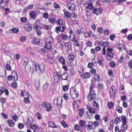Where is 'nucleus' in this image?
Returning a JSON list of instances; mask_svg holds the SVG:
<instances>
[{
    "instance_id": "79ce46f5",
    "label": "nucleus",
    "mask_w": 132,
    "mask_h": 132,
    "mask_svg": "<svg viewBox=\"0 0 132 132\" xmlns=\"http://www.w3.org/2000/svg\"><path fill=\"white\" fill-rule=\"evenodd\" d=\"M39 52L42 55H43L45 54V51L43 49H40L39 50Z\"/></svg>"
},
{
    "instance_id": "0e129e2a",
    "label": "nucleus",
    "mask_w": 132,
    "mask_h": 132,
    "mask_svg": "<svg viewBox=\"0 0 132 132\" xmlns=\"http://www.w3.org/2000/svg\"><path fill=\"white\" fill-rule=\"evenodd\" d=\"M97 30L99 33L101 34L103 32V30L101 28L99 27L97 29Z\"/></svg>"
},
{
    "instance_id": "f03ea898",
    "label": "nucleus",
    "mask_w": 132,
    "mask_h": 132,
    "mask_svg": "<svg viewBox=\"0 0 132 132\" xmlns=\"http://www.w3.org/2000/svg\"><path fill=\"white\" fill-rule=\"evenodd\" d=\"M58 21L57 24H59V26L56 27L55 29L57 33L59 34L60 31L61 32H63L64 31L65 27L62 25V20H59Z\"/></svg>"
},
{
    "instance_id": "72a5a7b5",
    "label": "nucleus",
    "mask_w": 132,
    "mask_h": 132,
    "mask_svg": "<svg viewBox=\"0 0 132 132\" xmlns=\"http://www.w3.org/2000/svg\"><path fill=\"white\" fill-rule=\"evenodd\" d=\"M79 124L80 127H82L85 125V123L84 121L80 120L79 122Z\"/></svg>"
},
{
    "instance_id": "7ed1b4c3",
    "label": "nucleus",
    "mask_w": 132,
    "mask_h": 132,
    "mask_svg": "<svg viewBox=\"0 0 132 132\" xmlns=\"http://www.w3.org/2000/svg\"><path fill=\"white\" fill-rule=\"evenodd\" d=\"M120 118L122 123V125L121 126L122 129L126 130L127 128V126L126 124V117L125 116L122 115L120 117Z\"/></svg>"
},
{
    "instance_id": "5701e85b",
    "label": "nucleus",
    "mask_w": 132,
    "mask_h": 132,
    "mask_svg": "<svg viewBox=\"0 0 132 132\" xmlns=\"http://www.w3.org/2000/svg\"><path fill=\"white\" fill-rule=\"evenodd\" d=\"M114 103L111 102H109L108 103V106L110 109L112 108L114 106Z\"/></svg>"
},
{
    "instance_id": "a19ab883",
    "label": "nucleus",
    "mask_w": 132,
    "mask_h": 132,
    "mask_svg": "<svg viewBox=\"0 0 132 132\" xmlns=\"http://www.w3.org/2000/svg\"><path fill=\"white\" fill-rule=\"evenodd\" d=\"M49 22L52 23H54L55 21V19L53 18H49L48 19Z\"/></svg>"
},
{
    "instance_id": "a878e982",
    "label": "nucleus",
    "mask_w": 132,
    "mask_h": 132,
    "mask_svg": "<svg viewBox=\"0 0 132 132\" xmlns=\"http://www.w3.org/2000/svg\"><path fill=\"white\" fill-rule=\"evenodd\" d=\"M49 85V84L47 82H46L43 86V89L44 90H46L48 88Z\"/></svg>"
},
{
    "instance_id": "c85d7f7f",
    "label": "nucleus",
    "mask_w": 132,
    "mask_h": 132,
    "mask_svg": "<svg viewBox=\"0 0 132 132\" xmlns=\"http://www.w3.org/2000/svg\"><path fill=\"white\" fill-rule=\"evenodd\" d=\"M38 127V126L37 125L35 124L31 125V126H30V128L33 130L37 129Z\"/></svg>"
},
{
    "instance_id": "6e6d98bb",
    "label": "nucleus",
    "mask_w": 132,
    "mask_h": 132,
    "mask_svg": "<svg viewBox=\"0 0 132 132\" xmlns=\"http://www.w3.org/2000/svg\"><path fill=\"white\" fill-rule=\"evenodd\" d=\"M4 88L3 87H1L0 88V95H1L4 92Z\"/></svg>"
},
{
    "instance_id": "bf43d9fd",
    "label": "nucleus",
    "mask_w": 132,
    "mask_h": 132,
    "mask_svg": "<svg viewBox=\"0 0 132 132\" xmlns=\"http://www.w3.org/2000/svg\"><path fill=\"white\" fill-rule=\"evenodd\" d=\"M36 116L37 117V118L39 119L40 120L41 118V115L39 114V113L37 112L36 113Z\"/></svg>"
},
{
    "instance_id": "2f4dec72",
    "label": "nucleus",
    "mask_w": 132,
    "mask_h": 132,
    "mask_svg": "<svg viewBox=\"0 0 132 132\" xmlns=\"http://www.w3.org/2000/svg\"><path fill=\"white\" fill-rule=\"evenodd\" d=\"M93 125H94V127H96L98 126L99 125V122L97 121H95L93 122Z\"/></svg>"
},
{
    "instance_id": "0eeeda50",
    "label": "nucleus",
    "mask_w": 132,
    "mask_h": 132,
    "mask_svg": "<svg viewBox=\"0 0 132 132\" xmlns=\"http://www.w3.org/2000/svg\"><path fill=\"white\" fill-rule=\"evenodd\" d=\"M23 27L26 30L28 31H30L32 29V25L29 23H24Z\"/></svg>"
},
{
    "instance_id": "bb28decb",
    "label": "nucleus",
    "mask_w": 132,
    "mask_h": 132,
    "mask_svg": "<svg viewBox=\"0 0 132 132\" xmlns=\"http://www.w3.org/2000/svg\"><path fill=\"white\" fill-rule=\"evenodd\" d=\"M27 18L25 17H21L20 18V20L21 22H25L27 20Z\"/></svg>"
},
{
    "instance_id": "6e6552de",
    "label": "nucleus",
    "mask_w": 132,
    "mask_h": 132,
    "mask_svg": "<svg viewBox=\"0 0 132 132\" xmlns=\"http://www.w3.org/2000/svg\"><path fill=\"white\" fill-rule=\"evenodd\" d=\"M67 6L69 10L73 11L75 8L76 6L75 4L72 3H69L67 4Z\"/></svg>"
},
{
    "instance_id": "f257e3e1",
    "label": "nucleus",
    "mask_w": 132,
    "mask_h": 132,
    "mask_svg": "<svg viewBox=\"0 0 132 132\" xmlns=\"http://www.w3.org/2000/svg\"><path fill=\"white\" fill-rule=\"evenodd\" d=\"M33 67L32 69L33 72L35 71L38 72V70L39 69L40 71H44L45 70V67L43 64L41 63L40 64H36L35 63H33Z\"/></svg>"
},
{
    "instance_id": "338daca9",
    "label": "nucleus",
    "mask_w": 132,
    "mask_h": 132,
    "mask_svg": "<svg viewBox=\"0 0 132 132\" xmlns=\"http://www.w3.org/2000/svg\"><path fill=\"white\" fill-rule=\"evenodd\" d=\"M63 97L66 100H67L68 98V95L67 93L64 94L63 95Z\"/></svg>"
},
{
    "instance_id": "a211bd4d",
    "label": "nucleus",
    "mask_w": 132,
    "mask_h": 132,
    "mask_svg": "<svg viewBox=\"0 0 132 132\" xmlns=\"http://www.w3.org/2000/svg\"><path fill=\"white\" fill-rule=\"evenodd\" d=\"M33 120L31 118L29 117L28 119L27 125H29L31 126L33 122Z\"/></svg>"
},
{
    "instance_id": "aec40b11",
    "label": "nucleus",
    "mask_w": 132,
    "mask_h": 132,
    "mask_svg": "<svg viewBox=\"0 0 132 132\" xmlns=\"http://www.w3.org/2000/svg\"><path fill=\"white\" fill-rule=\"evenodd\" d=\"M9 125L11 127L14 126V122L12 120H8L7 121Z\"/></svg>"
},
{
    "instance_id": "39448f33",
    "label": "nucleus",
    "mask_w": 132,
    "mask_h": 132,
    "mask_svg": "<svg viewBox=\"0 0 132 132\" xmlns=\"http://www.w3.org/2000/svg\"><path fill=\"white\" fill-rule=\"evenodd\" d=\"M42 106L48 112L52 110V105L48 103L44 102L42 104Z\"/></svg>"
},
{
    "instance_id": "ea45409f",
    "label": "nucleus",
    "mask_w": 132,
    "mask_h": 132,
    "mask_svg": "<svg viewBox=\"0 0 132 132\" xmlns=\"http://www.w3.org/2000/svg\"><path fill=\"white\" fill-rule=\"evenodd\" d=\"M40 40L38 38H36L34 40V42L36 44H38L40 43Z\"/></svg>"
},
{
    "instance_id": "c9c22d12",
    "label": "nucleus",
    "mask_w": 132,
    "mask_h": 132,
    "mask_svg": "<svg viewBox=\"0 0 132 132\" xmlns=\"http://www.w3.org/2000/svg\"><path fill=\"white\" fill-rule=\"evenodd\" d=\"M14 74L15 76H13V77L14 78V80H16L18 79V75L17 73L15 71H13L12 72V74Z\"/></svg>"
},
{
    "instance_id": "774afa93",
    "label": "nucleus",
    "mask_w": 132,
    "mask_h": 132,
    "mask_svg": "<svg viewBox=\"0 0 132 132\" xmlns=\"http://www.w3.org/2000/svg\"><path fill=\"white\" fill-rule=\"evenodd\" d=\"M84 36L85 38L89 37V32H85L84 34Z\"/></svg>"
},
{
    "instance_id": "cd10ccee",
    "label": "nucleus",
    "mask_w": 132,
    "mask_h": 132,
    "mask_svg": "<svg viewBox=\"0 0 132 132\" xmlns=\"http://www.w3.org/2000/svg\"><path fill=\"white\" fill-rule=\"evenodd\" d=\"M42 28L45 30H48L50 29V27L48 25H46L45 24H43L42 25Z\"/></svg>"
},
{
    "instance_id": "864d4df0",
    "label": "nucleus",
    "mask_w": 132,
    "mask_h": 132,
    "mask_svg": "<svg viewBox=\"0 0 132 132\" xmlns=\"http://www.w3.org/2000/svg\"><path fill=\"white\" fill-rule=\"evenodd\" d=\"M96 120H99L100 119V116L98 114H95L94 117Z\"/></svg>"
},
{
    "instance_id": "f3484780",
    "label": "nucleus",
    "mask_w": 132,
    "mask_h": 132,
    "mask_svg": "<svg viewBox=\"0 0 132 132\" xmlns=\"http://www.w3.org/2000/svg\"><path fill=\"white\" fill-rule=\"evenodd\" d=\"M64 15L65 16L64 18L66 19L70 18L71 16L70 13L68 11H64Z\"/></svg>"
},
{
    "instance_id": "58836bf2",
    "label": "nucleus",
    "mask_w": 132,
    "mask_h": 132,
    "mask_svg": "<svg viewBox=\"0 0 132 132\" xmlns=\"http://www.w3.org/2000/svg\"><path fill=\"white\" fill-rule=\"evenodd\" d=\"M26 39V38L25 36H21L20 37V40L22 42H24Z\"/></svg>"
},
{
    "instance_id": "ddd939ff",
    "label": "nucleus",
    "mask_w": 132,
    "mask_h": 132,
    "mask_svg": "<svg viewBox=\"0 0 132 132\" xmlns=\"http://www.w3.org/2000/svg\"><path fill=\"white\" fill-rule=\"evenodd\" d=\"M96 86V84L95 83V81H94V80H93L91 81V84L90 86V90H94V88Z\"/></svg>"
},
{
    "instance_id": "69168bd1",
    "label": "nucleus",
    "mask_w": 132,
    "mask_h": 132,
    "mask_svg": "<svg viewBox=\"0 0 132 132\" xmlns=\"http://www.w3.org/2000/svg\"><path fill=\"white\" fill-rule=\"evenodd\" d=\"M68 87L67 85H64L63 86L62 89L63 90L65 91H67L68 90Z\"/></svg>"
},
{
    "instance_id": "412c9836",
    "label": "nucleus",
    "mask_w": 132,
    "mask_h": 132,
    "mask_svg": "<svg viewBox=\"0 0 132 132\" xmlns=\"http://www.w3.org/2000/svg\"><path fill=\"white\" fill-rule=\"evenodd\" d=\"M121 121V118L117 117L115 118L114 122L116 124L119 123Z\"/></svg>"
},
{
    "instance_id": "c756f323",
    "label": "nucleus",
    "mask_w": 132,
    "mask_h": 132,
    "mask_svg": "<svg viewBox=\"0 0 132 132\" xmlns=\"http://www.w3.org/2000/svg\"><path fill=\"white\" fill-rule=\"evenodd\" d=\"M109 65L110 67L112 68H114L116 66V64L114 61H111Z\"/></svg>"
},
{
    "instance_id": "6ab92c4d",
    "label": "nucleus",
    "mask_w": 132,
    "mask_h": 132,
    "mask_svg": "<svg viewBox=\"0 0 132 132\" xmlns=\"http://www.w3.org/2000/svg\"><path fill=\"white\" fill-rule=\"evenodd\" d=\"M87 108L90 113L94 114L95 113V111L93 108L89 106H87Z\"/></svg>"
},
{
    "instance_id": "4d7b16f0",
    "label": "nucleus",
    "mask_w": 132,
    "mask_h": 132,
    "mask_svg": "<svg viewBox=\"0 0 132 132\" xmlns=\"http://www.w3.org/2000/svg\"><path fill=\"white\" fill-rule=\"evenodd\" d=\"M85 77L86 78H89L90 77V73L87 72L85 73Z\"/></svg>"
},
{
    "instance_id": "4c0bfd02",
    "label": "nucleus",
    "mask_w": 132,
    "mask_h": 132,
    "mask_svg": "<svg viewBox=\"0 0 132 132\" xmlns=\"http://www.w3.org/2000/svg\"><path fill=\"white\" fill-rule=\"evenodd\" d=\"M21 95L22 97L25 96L27 94H28L27 92L25 91L24 90H22L21 91Z\"/></svg>"
},
{
    "instance_id": "473e14b6",
    "label": "nucleus",
    "mask_w": 132,
    "mask_h": 132,
    "mask_svg": "<svg viewBox=\"0 0 132 132\" xmlns=\"http://www.w3.org/2000/svg\"><path fill=\"white\" fill-rule=\"evenodd\" d=\"M94 80L95 81H98L99 80L100 78V76L98 74H96L95 75L94 77Z\"/></svg>"
},
{
    "instance_id": "b1692460",
    "label": "nucleus",
    "mask_w": 132,
    "mask_h": 132,
    "mask_svg": "<svg viewBox=\"0 0 132 132\" xmlns=\"http://www.w3.org/2000/svg\"><path fill=\"white\" fill-rule=\"evenodd\" d=\"M75 56L73 55H70L68 56V59L69 60L73 61L74 60Z\"/></svg>"
},
{
    "instance_id": "4468645a",
    "label": "nucleus",
    "mask_w": 132,
    "mask_h": 132,
    "mask_svg": "<svg viewBox=\"0 0 132 132\" xmlns=\"http://www.w3.org/2000/svg\"><path fill=\"white\" fill-rule=\"evenodd\" d=\"M68 78V75L66 73H64L62 76V79L61 80H67Z\"/></svg>"
},
{
    "instance_id": "9d476101",
    "label": "nucleus",
    "mask_w": 132,
    "mask_h": 132,
    "mask_svg": "<svg viewBox=\"0 0 132 132\" xmlns=\"http://www.w3.org/2000/svg\"><path fill=\"white\" fill-rule=\"evenodd\" d=\"M52 46V45L50 41H49L48 43L47 42L45 45V46L46 48L50 51H52L53 50Z\"/></svg>"
},
{
    "instance_id": "5fc2aeb1",
    "label": "nucleus",
    "mask_w": 132,
    "mask_h": 132,
    "mask_svg": "<svg viewBox=\"0 0 132 132\" xmlns=\"http://www.w3.org/2000/svg\"><path fill=\"white\" fill-rule=\"evenodd\" d=\"M115 87L112 86L110 88V92H115Z\"/></svg>"
},
{
    "instance_id": "09e8293b",
    "label": "nucleus",
    "mask_w": 132,
    "mask_h": 132,
    "mask_svg": "<svg viewBox=\"0 0 132 132\" xmlns=\"http://www.w3.org/2000/svg\"><path fill=\"white\" fill-rule=\"evenodd\" d=\"M108 42H102V46H104V47H105V46H106L108 45Z\"/></svg>"
},
{
    "instance_id": "c03bdc74",
    "label": "nucleus",
    "mask_w": 132,
    "mask_h": 132,
    "mask_svg": "<svg viewBox=\"0 0 132 132\" xmlns=\"http://www.w3.org/2000/svg\"><path fill=\"white\" fill-rule=\"evenodd\" d=\"M93 104L94 106H95L97 108H99V105L98 103H97L95 101H94L92 103Z\"/></svg>"
},
{
    "instance_id": "13d9d810",
    "label": "nucleus",
    "mask_w": 132,
    "mask_h": 132,
    "mask_svg": "<svg viewBox=\"0 0 132 132\" xmlns=\"http://www.w3.org/2000/svg\"><path fill=\"white\" fill-rule=\"evenodd\" d=\"M88 6L89 9L91 10H92L94 8L92 3H89L88 4Z\"/></svg>"
},
{
    "instance_id": "a18cd8bd",
    "label": "nucleus",
    "mask_w": 132,
    "mask_h": 132,
    "mask_svg": "<svg viewBox=\"0 0 132 132\" xmlns=\"http://www.w3.org/2000/svg\"><path fill=\"white\" fill-rule=\"evenodd\" d=\"M61 124L64 127H65L67 126V124L66 122L64 121H62L61 122Z\"/></svg>"
},
{
    "instance_id": "f8f14e48",
    "label": "nucleus",
    "mask_w": 132,
    "mask_h": 132,
    "mask_svg": "<svg viewBox=\"0 0 132 132\" xmlns=\"http://www.w3.org/2000/svg\"><path fill=\"white\" fill-rule=\"evenodd\" d=\"M73 90V93H72V97L75 98L77 97L78 95L79 94L78 92L75 89H72Z\"/></svg>"
},
{
    "instance_id": "052dcab7",
    "label": "nucleus",
    "mask_w": 132,
    "mask_h": 132,
    "mask_svg": "<svg viewBox=\"0 0 132 132\" xmlns=\"http://www.w3.org/2000/svg\"><path fill=\"white\" fill-rule=\"evenodd\" d=\"M74 44L75 46L78 47L80 45L78 41L77 40L75 41Z\"/></svg>"
},
{
    "instance_id": "393cba45",
    "label": "nucleus",
    "mask_w": 132,
    "mask_h": 132,
    "mask_svg": "<svg viewBox=\"0 0 132 132\" xmlns=\"http://www.w3.org/2000/svg\"><path fill=\"white\" fill-rule=\"evenodd\" d=\"M78 113L80 116L82 117L84 113V110L82 109H80L78 110Z\"/></svg>"
},
{
    "instance_id": "dca6fc26",
    "label": "nucleus",
    "mask_w": 132,
    "mask_h": 132,
    "mask_svg": "<svg viewBox=\"0 0 132 132\" xmlns=\"http://www.w3.org/2000/svg\"><path fill=\"white\" fill-rule=\"evenodd\" d=\"M62 98L61 96L59 97L57 99V104L59 106V105H60L62 102Z\"/></svg>"
},
{
    "instance_id": "3c124183",
    "label": "nucleus",
    "mask_w": 132,
    "mask_h": 132,
    "mask_svg": "<svg viewBox=\"0 0 132 132\" xmlns=\"http://www.w3.org/2000/svg\"><path fill=\"white\" fill-rule=\"evenodd\" d=\"M110 97L111 98H114L115 96V92H110Z\"/></svg>"
},
{
    "instance_id": "49530a36",
    "label": "nucleus",
    "mask_w": 132,
    "mask_h": 132,
    "mask_svg": "<svg viewBox=\"0 0 132 132\" xmlns=\"http://www.w3.org/2000/svg\"><path fill=\"white\" fill-rule=\"evenodd\" d=\"M12 31L14 33H17L18 32L19 29L18 28H13L12 29Z\"/></svg>"
},
{
    "instance_id": "680f3d73",
    "label": "nucleus",
    "mask_w": 132,
    "mask_h": 132,
    "mask_svg": "<svg viewBox=\"0 0 132 132\" xmlns=\"http://www.w3.org/2000/svg\"><path fill=\"white\" fill-rule=\"evenodd\" d=\"M129 67L130 68H132V60H130L128 62Z\"/></svg>"
},
{
    "instance_id": "4be33fe9",
    "label": "nucleus",
    "mask_w": 132,
    "mask_h": 132,
    "mask_svg": "<svg viewBox=\"0 0 132 132\" xmlns=\"http://www.w3.org/2000/svg\"><path fill=\"white\" fill-rule=\"evenodd\" d=\"M59 61L61 63H62L63 65H65V60L63 56H61L59 58Z\"/></svg>"
},
{
    "instance_id": "8fccbe9b",
    "label": "nucleus",
    "mask_w": 132,
    "mask_h": 132,
    "mask_svg": "<svg viewBox=\"0 0 132 132\" xmlns=\"http://www.w3.org/2000/svg\"><path fill=\"white\" fill-rule=\"evenodd\" d=\"M24 126L23 124L22 123H19L18 125V127L20 129L23 128Z\"/></svg>"
},
{
    "instance_id": "9b49d317",
    "label": "nucleus",
    "mask_w": 132,
    "mask_h": 132,
    "mask_svg": "<svg viewBox=\"0 0 132 132\" xmlns=\"http://www.w3.org/2000/svg\"><path fill=\"white\" fill-rule=\"evenodd\" d=\"M117 48L120 51H122L123 50H125L126 48L125 45L122 44H120Z\"/></svg>"
},
{
    "instance_id": "e433bc0d",
    "label": "nucleus",
    "mask_w": 132,
    "mask_h": 132,
    "mask_svg": "<svg viewBox=\"0 0 132 132\" xmlns=\"http://www.w3.org/2000/svg\"><path fill=\"white\" fill-rule=\"evenodd\" d=\"M34 28L35 30L36 31L40 30L41 28L37 25H35L34 27Z\"/></svg>"
},
{
    "instance_id": "f704fd0d",
    "label": "nucleus",
    "mask_w": 132,
    "mask_h": 132,
    "mask_svg": "<svg viewBox=\"0 0 132 132\" xmlns=\"http://www.w3.org/2000/svg\"><path fill=\"white\" fill-rule=\"evenodd\" d=\"M117 111L119 113H121L122 111V107L119 106H117L116 108Z\"/></svg>"
},
{
    "instance_id": "7c9ffc66",
    "label": "nucleus",
    "mask_w": 132,
    "mask_h": 132,
    "mask_svg": "<svg viewBox=\"0 0 132 132\" xmlns=\"http://www.w3.org/2000/svg\"><path fill=\"white\" fill-rule=\"evenodd\" d=\"M30 16L32 18H35L36 16V14L34 11H32L30 14Z\"/></svg>"
},
{
    "instance_id": "423d86ee",
    "label": "nucleus",
    "mask_w": 132,
    "mask_h": 132,
    "mask_svg": "<svg viewBox=\"0 0 132 132\" xmlns=\"http://www.w3.org/2000/svg\"><path fill=\"white\" fill-rule=\"evenodd\" d=\"M61 76V73L58 72L54 74V79L55 82L56 83L60 81V78Z\"/></svg>"
},
{
    "instance_id": "2eb2a0df",
    "label": "nucleus",
    "mask_w": 132,
    "mask_h": 132,
    "mask_svg": "<svg viewBox=\"0 0 132 132\" xmlns=\"http://www.w3.org/2000/svg\"><path fill=\"white\" fill-rule=\"evenodd\" d=\"M48 125L49 127L52 128H56L57 127L54 122L53 121L49 122Z\"/></svg>"
},
{
    "instance_id": "20e7f679",
    "label": "nucleus",
    "mask_w": 132,
    "mask_h": 132,
    "mask_svg": "<svg viewBox=\"0 0 132 132\" xmlns=\"http://www.w3.org/2000/svg\"><path fill=\"white\" fill-rule=\"evenodd\" d=\"M96 94L94 90H90L89 92L88 95L87 99L89 101L94 100L96 97Z\"/></svg>"
},
{
    "instance_id": "37998d69",
    "label": "nucleus",
    "mask_w": 132,
    "mask_h": 132,
    "mask_svg": "<svg viewBox=\"0 0 132 132\" xmlns=\"http://www.w3.org/2000/svg\"><path fill=\"white\" fill-rule=\"evenodd\" d=\"M107 55L108 56L110 57H113V53L110 51L108 52L107 53Z\"/></svg>"
},
{
    "instance_id": "603ef678",
    "label": "nucleus",
    "mask_w": 132,
    "mask_h": 132,
    "mask_svg": "<svg viewBox=\"0 0 132 132\" xmlns=\"http://www.w3.org/2000/svg\"><path fill=\"white\" fill-rule=\"evenodd\" d=\"M29 98H24V101L26 103H29L30 102Z\"/></svg>"
},
{
    "instance_id": "e2e57ef3",
    "label": "nucleus",
    "mask_w": 132,
    "mask_h": 132,
    "mask_svg": "<svg viewBox=\"0 0 132 132\" xmlns=\"http://www.w3.org/2000/svg\"><path fill=\"white\" fill-rule=\"evenodd\" d=\"M83 32L81 29L80 30H77L76 31V33L79 35H80L81 33H83Z\"/></svg>"
},
{
    "instance_id": "1a4fd4ad",
    "label": "nucleus",
    "mask_w": 132,
    "mask_h": 132,
    "mask_svg": "<svg viewBox=\"0 0 132 132\" xmlns=\"http://www.w3.org/2000/svg\"><path fill=\"white\" fill-rule=\"evenodd\" d=\"M85 127L87 128V129L88 130H90L93 128V122L88 121V124L85 126Z\"/></svg>"
},
{
    "instance_id": "de8ad7c7",
    "label": "nucleus",
    "mask_w": 132,
    "mask_h": 132,
    "mask_svg": "<svg viewBox=\"0 0 132 132\" xmlns=\"http://www.w3.org/2000/svg\"><path fill=\"white\" fill-rule=\"evenodd\" d=\"M6 68L7 70H10L11 69V68L10 65L9 64H7L6 65Z\"/></svg>"
}]
</instances>
